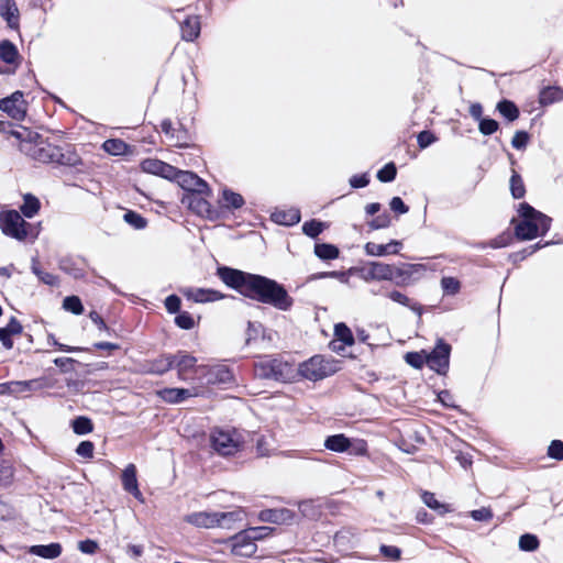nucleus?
<instances>
[{"mask_svg": "<svg viewBox=\"0 0 563 563\" xmlns=\"http://www.w3.org/2000/svg\"><path fill=\"white\" fill-rule=\"evenodd\" d=\"M170 143H173L175 146H186L188 142V134L187 131L183 129H176L175 134L170 135Z\"/></svg>", "mask_w": 563, "mask_h": 563, "instance_id": "nucleus-59", "label": "nucleus"}, {"mask_svg": "<svg viewBox=\"0 0 563 563\" xmlns=\"http://www.w3.org/2000/svg\"><path fill=\"white\" fill-rule=\"evenodd\" d=\"M387 296L394 302L400 303L402 306H407L411 310L416 311L417 313H419V314L421 313V310H422L421 306H419L418 303H411V300L405 294H402L398 290H391L390 292H388Z\"/></svg>", "mask_w": 563, "mask_h": 563, "instance_id": "nucleus-40", "label": "nucleus"}, {"mask_svg": "<svg viewBox=\"0 0 563 563\" xmlns=\"http://www.w3.org/2000/svg\"><path fill=\"white\" fill-rule=\"evenodd\" d=\"M211 196V190L209 195L205 192H189L184 195L181 202L198 216L214 220L218 218V212L208 200Z\"/></svg>", "mask_w": 563, "mask_h": 563, "instance_id": "nucleus-10", "label": "nucleus"}, {"mask_svg": "<svg viewBox=\"0 0 563 563\" xmlns=\"http://www.w3.org/2000/svg\"><path fill=\"white\" fill-rule=\"evenodd\" d=\"M294 518V514L286 509H273V510H265L261 514V519L264 521H272L275 523H287L291 521Z\"/></svg>", "mask_w": 563, "mask_h": 563, "instance_id": "nucleus-28", "label": "nucleus"}, {"mask_svg": "<svg viewBox=\"0 0 563 563\" xmlns=\"http://www.w3.org/2000/svg\"><path fill=\"white\" fill-rule=\"evenodd\" d=\"M432 269L427 264H402L396 266L397 285H409L422 278L427 271Z\"/></svg>", "mask_w": 563, "mask_h": 563, "instance_id": "nucleus-14", "label": "nucleus"}, {"mask_svg": "<svg viewBox=\"0 0 563 563\" xmlns=\"http://www.w3.org/2000/svg\"><path fill=\"white\" fill-rule=\"evenodd\" d=\"M183 295L195 302H212L224 298V295L213 289L187 287L181 290Z\"/></svg>", "mask_w": 563, "mask_h": 563, "instance_id": "nucleus-21", "label": "nucleus"}, {"mask_svg": "<svg viewBox=\"0 0 563 563\" xmlns=\"http://www.w3.org/2000/svg\"><path fill=\"white\" fill-rule=\"evenodd\" d=\"M172 180H176L186 191L210 194L208 184L191 172L176 169V175Z\"/></svg>", "mask_w": 563, "mask_h": 563, "instance_id": "nucleus-15", "label": "nucleus"}, {"mask_svg": "<svg viewBox=\"0 0 563 563\" xmlns=\"http://www.w3.org/2000/svg\"><path fill=\"white\" fill-rule=\"evenodd\" d=\"M368 225H369V228L372 230H378V229L387 228V227L390 225V218H389L388 214L379 216L376 219L372 220L368 223Z\"/></svg>", "mask_w": 563, "mask_h": 563, "instance_id": "nucleus-63", "label": "nucleus"}, {"mask_svg": "<svg viewBox=\"0 0 563 563\" xmlns=\"http://www.w3.org/2000/svg\"><path fill=\"white\" fill-rule=\"evenodd\" d=\"M175 322L179 328L185 329V330H190L195 327L194 318L187 312H183V313L178 314L175 318Z\"/></svg>", "mask_w": 563, "mask_h": 563, "instance_id": "nucleus-58", "label": "nucleus"}, {"mask_svg": "<svg viewBox=\"0 0 563 563\" xmlns=\"http://www.w3.org/2000/svg\"><path fill=\"white\" fill-rule=\"evenodd\" d=\"M324 446L333 452H349L352 455L364 456L367 454V443L362 439H349L344 434L330 435L324 441Z\"/></svg>", "mask_w": 563, "mask_h": 563, "instance_id": "nucleus-7", "label": "nucleus"}, {"mask_svg": "<svg viewBox=\"0 0 563 563\" xmlns=\"http://www.w3.org/2000/svg\"><path fill=\"white\" fill-rule=\"evenodd\" d=\"M314 254L321 260H335L340 252L333 244L318 243L314 245Z\"/></svg>", "mask_w": 563, "mask_h": 563, "instance_id": "nucleus-35", "label": "nucleus"}, {"mask_svg": "<svg viewBox=\"0 0 563 563\" xmlns=\"http://www.w3.org/2000/svg\"><path fill=\"white\" fill-rule=\"evenodd\" d=\"M418 144L421 148H426L437 141L435 136L429 131H422L417 137Z\"/></svg>", "mask_w": 563, "mask_h": 563, "instance_id": "nucleus-61", "label": "nucleus"}, {"mask_svg": "<svg viewBox=\"0 0 563 563\" xmlns=\"http://www.w3.org/2000/svg\"><path fill=\"white\" fill-rule=\"evenodd\" d=\"M539 547V541L533 534H523L519 539V548L523 551H534Z\"/></svg>", "mask_w": 563, "mask_h": 563, "instance_id": "nucleus-53", "label": "nucleus"}, {"mask_svg": "<svg viewBox=\"0 0 563 563\" xmlns=\"http://www.w3.org/2000/svg\"><path fill=\"white\" fill-rule=\"evenodd\" d=\"M441 287L445 295H455L460 291L461 284L455 277H443Z\"/></svg>", "mask_w": 563, "mask_h": 563, "instance_id": "nucleus-48", "label": "nucleus"}, {"mask_svg": "<svg viewBox=\"0 0 563 563\" xmlns=\"http://www.w3.org/2000/svg\"><path fill=\"white\" fill-rule=\"evenodd\" d=\"M563 100V90L559 87H547L540 92V103L548 106Z\"/></svg>", "mask_w": 563, "mask_h": 563, "instance_id": "nucleus-33", "label": "nucleus"}, {"mask_svg": "<svg viewBox=\"0 0 563 563\" xmlns=\"http://www.w3.org/2000/svg\"><path fill=\"white\" fill-rule=\"evenodd\" d=\"M124 220L126 223H129L134 229H143L146 227L145 219L141 214H139L134 211H128L124 214Z\"/></svg>", "mask_w": 563, "mask_h": 563, "instance_id": "nucleus-52", "label": "nucleus"}, {"mask_svg": "<svg viewBox=\"0 0 563 563\" xmlns=\"http://www.w3.org/2000/svg\"><path fill=\"white\" fill-rule=\"evenodd\" d=\"M29 552L43 559H55L60 555L62 545L59 543H51L46 545H32L29 548Z\"/></svg>", "mask_w": 563, "mask_h": 563, "instance_id": "nucleus-29", "label": "nucleus"}, {"mask_svg": "<svg viewBox=\"0 0 563 563\" xmlns=\"http://www.w3.org/2000/svg\"><path fill=\"white\" fill-rule=\"evenodd\" d=\"M13 478V470L11 466H0V485L9 486Z\"/></svg>", "mask_w": 563, "mask_h": 563, "instance_id": "nucleus-64", "label": "nucleus"}, {"mask_svg": "<svg viewBox=\"0 0 563 563\" xmlns=\"http://www.w3.org/2000/svg\"><path fill=\"white\" fill-rule=\"evenodd\" d=\"M529 142V134L525 131H517L511 140V145L517 150L526 148Z\"/></svg>", "mask_w": 563, "mask_h": 563, "instance_id": "nucleus-56", "label": "nucleus"}, {"mask_svg": "<svg viewBox=\"0 0 563 563\" xmlns=\"http://www.w3.org/2000/svg\"><path fill=\"white\" fill-rule=\"evenodd\" d=\"M218 276L229 287L241 295L279 310L287 311L292 306V298L277 282L261 275L244 273L229 267L218 268Z\"/></svg>", "mask_w": 563, "mask_h": 563, "instance_id": "nucleus-1", "label": "nucleus"}, {"mask_svg": "<svg viewBox=\"0 0 563 563\" xmlns=\"http://www.w3.org/2000/svg\"><path fill=\"white\" fill-rule=\"evenodd\" d=\"M27 104L21 91H15L11 96L0 100V110L15 120L24 119Z\"/></svg>", "mask_w": 563, "mask_h": 563, "instance_id": "nucleus-12", "label": "nucleus"}, {"mask_svg": "<svg viewBox=\"0 0 563 563\" xmlns=\"http://www.w3.org/2000/svg\"><path fill=\"white\" fill-rule=\"evenodd\" d=\"M102 148L110 155H128L132 154L131 147L120 139H109L103 142Z\"/></svg>", "mask_w": 563, "mask_h": 563, "instance_id": "nucleus-31", "label": "nucleus"}, {"mask_svg": "<svg viewBox=\"0 0 563 563\" xmlns=\"http://www.w3.org/2000/svg\"><path fill=\"white\" fill-rule=\"evenodd\" d=\"M548 455L559 461L563 460V442L560 440L552 441L548 449Z\"/></svg>", "mask_w": 563, "mask_h": 563, "instance_id": "nucleus-57", "label": "nucleus"}, {"mask_svg": "<svg viewBox=\"0 0 563 563\" xmlns=\"http://www.w3.org/2000/svg\"><path fill=\"white\" fill-rule=\"evenodd\" d=\"M218 276L229 287L241 295L279 310L287 311L292 306V298L277 282L261 275L244 273L229 267L218 268Z\"/></svg>", "mask_w": 563, "mask_h": 563, "instance_id": "nucleus-2", "label": "nucleus"}, {"mask_svg": "<svg viewBox=\"0 0 563 563\" xmlns=\"http://www.w3.org/2000/svg\"><path fill=\"white\" fill-rule=\"evenodd\" d=\"M510 191L515 199L522 198L526 192L523 181L521 177L516 173H514L510 178Z\"/></svg>", "mask_w": 563, "mask_h": 563, "instance_id": "nucleus-46", "label": "nucleus"}, {"mask_svg": "<svg viewBox=\"0 0 563 563\" xmlns=\"http://www.w3.org/2000/svg\"><path fill=\"white\" fill-rule=\"evenodd\" d=\"M209 441L212 450L221 456L235 455L245 444L244 433L235 429H214Z\"/></svg>", "mask_w": 563, "mask_h": 563, "instance_id": "nucleus-4", "label": "nucleus"}, {"mask_svg": "<svg viewBox=\"0 0 563 563\" xmlns=\"http://www.w3.org/2000/svg\"><path fill=\"white\" fill-rule=\"evenodd\" d=\"M217 515L230 516V517H225L223 519L219 518L218 527L225 528V529H231L235 521H241L243 519V511L240 509H236L233 511H228V512H217Z\"/></svg>", "mask_w": 563, "mask_h": 563, "instance_id": "nucleus-41", "label": "nucleus"}, {"mask_svg": "<svg viewBox=\"0 0 563 563\" xmlns=\"http://www.w3.org/2000/svg\"><path fill=\"white\" fill-rule=\"evenodd\" d=\"M339 369V361L325 358L321 355H314L297 367L298 375L312 382L323 379Z\"/></svg>", "mask_w": 563, "mask_h": 563, "instance_id": "nucleus-6", "label": "nucleus"}, {"mask_svg": "<svg viewBox=\"0 0 563 563\" xmlns=\"http://www.w3.org/2000/svg\"><path fill=\"white\" fill-rule=\"evenodd\" d=\"M274 364V360H263L255 365V375L260 378H271L274 379V369L272 365Z\"/></svg>", "mask_w": 563, "mask_h": 563, "instance_id": "nucleus-42", "label": "nucleus"}, {"mask_svg": "<svg viewBox=\"0 0 563 563\" xmlns=\"http://www.w3.org/2000/svg\"><path fill=\"white\" fill-rule=\"evenodd\" d=\"M397 169L394 163L386 164L377 173V178L383 183H388L395 179Z\"/></svg>", "mask_w": 563, "mask_h": 563, "instance_id": "nucleus-50", "label": "nucleus"}, {"mask_svg": "<svg viewBox=\"0 0 563 563\" xmlns=\"http://www.w3.org/2000/svg\"><path fill=\"white\" fill-rule=\"evenodd\" d=\"M274 222L283 225H294L300 221V211L296 208L276 210L272 213Z\"/></svg>", "mask_w": 563, "mask_h": 563, "instance_id": "nucleus-27", "label": "nucleus"}, {"mask_svg": "<svg viewBox=\"0 0 563 563\" xmlns=\"http://www.w3.org/2000/svg\"><path fill=\"white\" fill-rule=\"evenodd\" d=\"M327 228V224L317 220H310L303 223L302 225V232L310 236V238H317L324 229Z\"/></svg>", "mask_w": 563, "mask_h": 563, "instance_id": "nucleus-44", "label": "nucleus"}, {"mask_svg": "<svg viewBox=\"0 0 563 563\" xmlns=\"http://www.w3.org/2000/svg\"><path fill=\"white\" fill-rule=\"evenodd\" d=\"M40 200L27 194L23 197V205L21 206V211L26 218H33L40 210Z\"/></svg>", "mask_w": 563, "mask_h": 563, "instance_id": "nucleus-37", "label": "nucleus"}, {"mask_svg": "<svg viewBox=\"0 0 563 563\" xmlns=\"http://www.w3.org/2000/svg\"><path fill=\"white\" fill-rule=\"evenodd\" d=\"M141 169L144 173L161 176L172 180L176 175V168L165 162L156 158H147L141 163Z\"/></svg>", "mask_w": 563, "mask_h": 563, "instance_id": "nucleus-18", "label": "nucleus"}, {"mask_svg": "<svg viewBox=\"0 0 563 563\" xmlns=\"http://www.w3.org/2000/svg\"><path fill=\"white\" fill-rule=\"evenodd\" d=\"M19 53L13 43L10 41L0 42V58L7 64H13L18 59Z\"/></svg>", "mask_w": 563, "mask_h": 563, "instance_id": "nucleus-34", "label": "nucleus"}, {"mask_svg": "<svg viewBox=\"0 0 563 563\" xmlns=\"http://www.w3.org/2000/svg\"><path fill=\"white\" fill-rule=\"evenodd\" d=\"M422 501L431 509L437 510L439 514H445L450 511L448 505L440 503L433 493L423 492L421 495Z\"/></svg>", "mask_w": 563, "mask_h": 563, "instance_id": "nucleus-39", "label": "nucleus"}, {"mask_svg": "<svg viewBox=\"0 0 563 563\" xmlns=\"http://www.w3.org/2000/svg\"><path fill=\"white\" fill-rule=\"evenodd\" d=\"M63 308L74 314H81L84 312V306L77 296L66 297L63 300Z\"/></svg>", "mask_w": 563, "mask_h": 563, "instance_id": "nucleus-45", "label": "nucleus"}, {"mask_svg": "<svg viewBox=\"0 0 563 563\" xmlns=\"http://www.w3.org/2000/svg\"><path fill=\"white\" fill-rule=\"evenodd\" d=\"M275 367L274 369V379L280 380V382H290L296 378L298 375L297 368L289 364L288 362H284L280 360H274V364L272 365Z\"/></svg>", "mask_w": 563, "mask_h": 563, "instance_id": "nucleus-25", "label": "nucleus"}, {"mask_svg": "<svg viewBox=\"0 0 563 563\" xmlns=\"http://www.w3.org/2000/svg\"><path fill=\"white\" fill-rule=\"evenodd\" d=\"M10 135L19 141V146H20L21 152H23V144L32 143V142L36 141V139H37V133H35L26 128H19V129L12 130L10 132Z\"/></svg>", "mask_w": 563, "mask_h": 563, "instance_id": "nucleus-36", "label": "nucleus"}, {"mask_svg": "<svg viewBox=\"0 0 563 563\" xmlns=\"http://www.w3.org/2000/svg\"><path fill=\"white\" fill-rule=\"evenodd\" d=\"M219 205L221 208L228 209V210H235L240 209L244 205L243 197L227 187L221 189V197L219 199Z\"/></svg>", "mask_w": 563, "mask_h": 563, "instance_id": "nucleus-26", "label": "nucleus"}, {"mask_svg": "<svg viewBox=\"0 0 563 563\" xmlns=\"http://www.w3.org/2000/svg\"><path fill=\"white\" fill-rule=\"evenodd\" d=\"M518 213L521 219L517 223L515 232L520 240H532L545 234L550 229L551 219L528 203H520Z\"/></svg>", "mask_w": 563, "mask_h": 563, "instance_id": "nucleus-3", "label": "nucleus"}, {"mask_svg": "<svg viewBox=\"0 0 563 563\" xmlns=\"http://www.w3.org/2000/svg\"><path fill=\"white\" fill-rule=\"evenodd\" d=\"M497 110L509 121H515L519 117V109L514 102L509 100H503L498 102Z\"/></svg>", "mask_w": 563, "mask_h": 563, "instance_id": "nucleus-38", "label": "nucleus"}, {"mask_svg": "<svg viewBox=\"0 0 563 563\" xmlns=\"http://www.w3.org/2000/svg\"><path fill=\"white\" fill-rule=\"evenodd\" d=\"M200 34V21L198 16H190L181 24V36L186 41H194Z\"/></svg>", "mask_w": 563, "mask_h": 563, "instance_id": "nucleus-30", "label": "nucleus"}, {"mask_svg": "<svg viewBox=\"0 0 563 563\" xmlns=\"http://www.w3.org/2000/svg\"><path fill=\"white\" fill-rule=\"evenodd\" d=\"M471 517L476 521H488L493 518V512L489 508H481L471 511Z\"/></svg>", "mask_w": 563, "mask_h": 563, "instance_id": "nucleus-62", "label": "nucleus"}, {"mask_svg": "<svg viewBox=\"0 0 563 563\" xmlns=\"http://www.w3.org/2000/svg\"><path fill=\"white\" fill-rule=\"evenodd\" d=\"M23 153L41 163L57 162L60 157L59 148L43 140L38 134L36 141L23 144Z\"/></svg>", "mask_w": 563, "mask_h": 563, "instance_id": "nucleus-8", "label": "nucleus"}, {"mask_svg": "<svg viewBox=\"0 0 563 563\" xmlns=\"http://www.w3.org/2000/svg\"><path fill=\"white\" fill-rule=\"evenodd\" d=\"M73 429L77 434H87L92 431V423L88 418L79 417L74 420Z\"/></svg>", "mask_w": 563, "mask_h": 563, "instance_id": "nucleus-49", "label": "nucleus"}, {"mask_svg": "<svg viewBox=\"0 0 563 563\" xmlns=\"http://www.w3.org/2000/svg\"><path fill=\"white\" fill-rule=\"evenodd\" d=\"M271 531L268 527H256L238 533L229 541L232 554L241 558L252 556L257 549L255 542L269 536Z\"/></svg>", "mask_w": 563, "mask_h": 563, "instance_id": "nucleus-5", "label": "nucleus"}, {"mask_svg": "<svg viewBox=\"0 0 563 563\" xmlns=\"http://www.w3.org/2000/svg\"><path fill=\"white\" fill-rule=\"evenodd\" d=\"M299 510L302 516L308 518H314L319 514L318 506L311 500L301 501L299 504Z\"/></svg>", "mask_w": 563, "mask_h": 563, "instance_id": "nucleus-54", "label": "nucleus"}, {"mask_svg": "<svg viewBox=\"0 0 563 563\" xmlns=\"http://www.w3.org/2000/svg\"><path fill=\"white\" fill-rule=\"evenodd\" d=\"M93 443L90 442V441H82L81 443H79V445L77 446V454L82 456V457H86V459H91L92 455H93Z\"/></svg>", "mask_w": 563, "mask_h": 563, "instance_id": "nucleus-60", "label": "nucleus"}, {"mask_svg": "<svg viewBox=\"0 0 563 563\" xmlns=\"http://www.w3.org/2000/svg\"><path fill=\"white\" fill-rule=\"evenodd\" d=\"M0 15L11 29L19 26V9L13 0H0Z\"/></svg>", "mask_w": 563, "mask_h": 563, "instance_id": "nucleus-24", "label": "nucleus"}, {"mask_svg": "<svg viewBox=\"0 0 563 563\" xmlns=\"http://www.w3.org/2000/svg\"><path fill=\"white\" fill-rule=\"evenodd\" d=\"M173 366H174V361H173L172 356H164V357L156 360L152 364L150 371L152 373L163 374V373L167 372L169 368H172Z\"/></svg>", "mask_w": 563, "mask_h": 563, "instance_id": "nucleus-47", "label": "nucleus"}, {"mask_svg": "<svg viewBox=\"0 0 563 563\" xmlns=\"http://www.w3.org/2000/svg\"><path fill=\"white\" fill-rule=\"evenodd\" d=\"M200 387L192 388H164L157 391V395L166 402L178 404L190 397L203 395Z\"/></svg>", "mask_w": 563, "mask_h": 563, "instance_id": "nucleus-17", "label": "nucleus"}, {"mask_svg": "<svg viewBox=\"0 0 563 563\" xmlns=\"http://www.w3.org/2000/svg\"><path fill=\"white\" fill-rule=\"evenodd\" d=\"M402 249V242L398 240H391L387 244H377L374 242H367L364 245L365 254L368 256L383 257L386 255L399 254Z\"/></svg>", "mask_w": 563, "mask_h": 563, "instance_id": "nucleus-19", "label": "nucleus"}, {"mask_svg": "<svg viewBox=\"0 0 563 563\" xmlns=\"http://www.w3.org/2000/svg\"><path fill=\"white\" fill-rule=\"evenodd\" d=\"M172 358L174 361V366L178 368L180 375L186 371L192 368L197 362L196 357L185 352H179L176 355L172 356Z\"/></svg>", "mask_w": 563, "mask_h": 563, "instance_id": "nucleus-32", "label": "nucleus"}, {"mask_svg": "<svg viewBox=\"0 0 563 563\" xmlns=\"http://www.w3.org/2000/svg\"><path fill=\"white\" fill-rule=\"evenodd\" d=\"M227 516L217 515V511H199L190 514L186 517V521L198 528H216L219 525V518L223 519Z\"/></svg>", "mask_w": 563, "mask_h": 563, "instance_id": "nucleus-23", "label": "nucleus"}, {"mask_svg": "<svg viewBox=\"0 0 563 563\" xmlns=\"http://www.w3.org/2000/svg\"><path fill=\"white\" fill-rule=\"evenodd\" d=\"M354 342L351 329L345 323H336L334 327V338L330 342V349L338 354H344L346 347L352 346Z\"/></svg>", "mask_w": 563, "mask_h": 563, "instance_id": "nucleus-16", "label": "nucleus"}, {"mask_svg": "<svg viewBox=\"0 0 563 563\" xmlns=\"http://www.w3.org/2000/svg\"><path fill=\"white\" fill-rule=\"evenodd\" d=\"M27 227L29 224L15 210L0 213V228L8 236L22 241L27 236Z\"/></svg>", "mask_w": 563, "mask_h": 563, "instance_id": "nucleus-9", "label": "nucleus"}, {"mask_svg": "<svg viewBox=\"0 0 563 563\" xmlns=\"http://www.w3.org/2000/svg\"><path fill=\"white\" fill-rule=\"evenodd\" d=\"M478 129L484 135H490L498 130V122L493 119H482L478 121Z\"/></svg>", "mask_w": 563, "mask_h": 563, "instance_id": "nucleus-55", "label": "nucleus"}, {"mask_svg": "<svg viewBox=\"0 0 563 563\" xmlns=\"http://www.w3.org/2000/svg\"><path fill=\"white\" fill-rule=\"evenodd\" d=\"M405 361L415 368H421L424 364H428L427 353L420 352H408L405 355Z\"/></svg>", "mask_w": 563, "mask_h": 563, "instance_id": "nucleus-43", "label": "nucleus"}, {"mask_svg": "<svg viewBox=\"0 0 563 563\" xmlns=\"http://www.w3.org/2000/svg\"><path fill=\"white\" fill-rule=\"evenodd\" d=\"M450 352L451 346L439 340L434 350L431 353H427L430 368L439 374H444L449 368Z\"/></svg>", "mask_w": 563, "mask_h": 563, "instance_id": "nucleus-13", "label": "nucleus"}, {"mask_svg": "<svg viewBox=\"0 0 563 563\" xmlns=\"http://www.w3.org/2000/svg\"><path fill=\"white\" fill-rule=\"evenodd\" d=\"M121 481L123 489L134 496L139 501L144 503L143 494L139 488L136 467L134 464H129L122 471Z\"/></svg>", "mask_w": 563, "mask_h": 563, "instance_id": "nucleus-20", "label": "nucleus"}, {"mask_svg": "<svg viewBox=\"0 0 563 563\" xmlns=\"http://www.w3.org/2000/svg\"><path fill=\"white\" fill-rule=\"evenodd\" d=\"M198 369L205 372L203 376L208 386L228 384L232 380V374L225 366L199 367Z\"/></svg>", "mask_w": 563, "mask_h": 563, "instance_id": "nucleus-22", "label": "nucleus"}, {"mask_svg": "<svg viewBox=\"0 0 563 563\" xmlns=\"http://www.w3.org/2000/svg\"><path fill=\"white\" fill-rule=\"evenodd\" d=\"M361 278L366 282H391L396 278V266L384 262H368L360 269Z\"/></svg>", "mask_w": 563, "mask_h": 563, "instance_id": "nucleus-11", "label": "nucleus"}, {"mask_svg": "<svg viewBox=\"0 0 563 563\" xmlns=\"http://www.w3.org/2000/svg\"><path fill=\"white\" fill-rule=\"evenodd\" d=\"M33 382H11L8 383V394L20 395L31 390Z\"/></svg>", "mask_w": 563, "mask_h": 563, "instance_id": "nucleus-51", "label": "nucleus"}]
</instances>
